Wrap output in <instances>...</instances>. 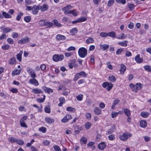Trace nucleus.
<instances>
[{"mask_svg": "<svg viewBox=\"0 0 151 151\" xmlns=\"http://www.w3.org/2000/svg\"><path fill=\"white\" fill-rule=\"evenodd\" d=\"M72 119V116L70 114H67L61 119V122L65 123L68 122L69 120Z\"/></svg>", "mask_w": 151, "mask_h": 151, "instance_id": "nucleus-8", "label": "nucleus"}, {"mask_svg": "<svg viewBox=\"0 0 151 151\" xmlns=\"http://www.w3.org/2000/svg\"><path fill=\"white\" fill-rule=\"evenodd\" d=\"M38 6L39 5L36 6L34 5L33 6V8L32 9V12L33 14H36L38 13Z\"/></svg>", "mask_w": 151, "mask_h": 151, "instance_id": "nucleus-17", "label": "nucleus"}, {"mask_svg": "<svg viewBox=\"0 0 151 151\" xmlns=\"http://www.w3.org/2000/svg\"><path fill=\"white\" fill-rule=\"evenodd\" d=\"M81 142L84 144H85L87 143V139L85 137H83L81 138Z\"/></svg>", "mask_w": 151, "mask_h": 151, "instance_id": "nucleus-42", "label": "nucleus"}, {"mask_svg": "<svg viewBox=\"0 0 151 151\" xmlns=\"http://www.w3.org/2000/svg\"><path fill=\"white\" fill-rule=\"evenodd\" d=\"M8 42L10 44H12L14 43V41L11 38H8L7 40Z\"/></svg>", "mask_w": 151, "mask_h": 151, "instance_id": "nucleus-53", "label": "nucleus"}, {"mask_svg": "<svg viewBox=\"0 0 151 151\" xmlns=\"http://www.w3.org/2000/svg\"><path fill=\"white\" fill-rule=\"evenodd\" d=\"M91 126V124L89 122H87L85 124V128L87 129H89L90 128Z\"/></svg>", "mask_w": 151, "mask_h": 151, "instance_id": "nucleus-57", "label": "nucleus"}, {"mask_svg": "<svg viewBox=\"0 0 151 151\" xmlns=\"http://www.w3.org/2000/svg\"><path fill=\"white\" fill-rule=\"evenodd\" d=\"M115 128L114 127H111L110 129L108 131V134H112L115 130Z\"/></svg>", "mask_w": 151, "mask_h": 151, "instance_id": "nucleus-47", "label": "nucleus"}, {"mask_svg": "<svg viewBox=\"0 0 151 151\" xmlns=\"http://www.w3.org/2000/svg\"><path fill=\"white\" fill-rule=\"evenodd\" d=\"M26 70L31 78H34L36 77V73L32 68L28 67L27 68Z\"/></svg>", "mask_w": 151, "mask_h": 151, "instance_id": "nucleus-5", "label": "nucleus"}, {"mask_svg": "<svg viewBox=\"0 0 151 151\" xmlns=\"http://www.w3.org/2000/svg\"><path fill=\"white\" fill-rule=\"evenodd\" d=\"M16 142L19 145H23L24 142L22 140L20 139H17L16 140Z\"/></svg>", "mask_w": 151, "mask_h": 151, "instance_id": "nucleus-44", "label": "nucleus"}, {"mask_svg": "<svg viewBox=\"0 0 151 151\" xmlns=\"http://www.w3.org/2000/svg\"><path fill=\"white\" fill-rule=\"evenodd\" d=\"M19 123L20 124L22 127H24L26 128L27 127V126L26 125L25 121H20Z\"/></svg>", "mask_w": 151, "mask_h": 151, "instance_id": "nucleus-38", "label": "nucleus"}, {"mask_svg": "<svg viewBox=\"0 0 151 151\" xmlns=\"http://www.w3.org/2000/svg\"><path fill=\"white\" fill-rule=\"evenodd\" d=\"M108 36L114 38L115 37L116 34L114 32H111L108 33Z\"/></svg>", "mask_w": 151, "mask_h": 151, "instance_id": "nucleus-34", "label": "nucleus"}, {"mask_svg": "<svg viewBox=\"0 0 151 151\" xmlns=\"http://www.w3.org/2000/svg\"><path fill=\"white\" fill-rule=\"evenodd\" d=\"M132 136V134L131 133H125L120 136L119 138L121 140L125 141L127 140L129 137H130Z\"/></svg>", "mask_w": 151, "mask_h": 151, "instance_id": "nucleus-3", "label": "nucleus"}, {"mask_svg": "<svg viewBox=\"0 0 151 151\" xmlns=\"http://www.w3.org/2000/svg\"><path fill=\"white\" fill-rule=\"evenodd\" d=\"M70 14H72L74 16H76L78 15L77 13L76 12L75 10H71L70 12Z\"/></svg>", "mask_w": 151, "mask_h": 151, "instance_id": "nucleus-56", "label": "nucleus"}, {"mask_svg": "<svg viewBox=\"0 0 151 151\" xmlns=\"http://www.w3.org/2000/svg\"><path fill=\"white\" fill-rule=\"evenodd\" d=\"M66 39L65 37L63 35H61L60 34H58L56 35V39L58 41L60 40H65Z\"/></svg>", "mask_w": 151, "mask_h": 151, "instance_id": "nucleus-13", "label": "nucleus"}, {"mask_svg": "<svg viewBox=\"0 0 151 151\" xmlns=\"http://www.w3.org/2000/svg\"><path fill=\"white\" fill-rule=\"evenodd\" d=\"M142 86V85L141 83H137L134 86L133 90L135 92H137L139 90L141 89Z\"/></svg>", "mask_w": 151, "mask_h": 151, "instance_id": "nucleus-11", "label": "nucleus"}, {"mask_svg": "<svg viewBox=\"0 0 151 151\" xmlns=\"http://www.w3.org/2000/svg\"><path fill=\"white\" fill-rule=\"evenodd\" d=\"M32 92L35 94L39 93H43V91L38 88H33L32 90Z\"/></svg>", "mask_w": 151, "mask_h": 151, "instance_id": "nucleus-19", "label": "nucleus"}, {"mask_svg": "<svg viewBox=\"0 0 151 151\" xmlns=\"http://www.w3.org/2000/svg\"><path fill=\"white\" fill-rule=\"evenodd\" d=\"M17 139L16 138H14L13 137H10L9 139V140L11 142V143H14L16 142V140Z\"/></svg>", "mask_w": 151, "mask_h": 151, "instance_id": "nucleus-58", "label": "nucleus"}, {"mask_svg": "<svg viewBox=\"0 0 151 151\" xmlns=\"http://www.w3.org/2000/svg\"><path fill=\"white\" fill-rule=\"evenodd\" d=\"M101 36L103 37H105L108 36V33L102 32L100 33Z\"/></svg>", "mask_w": 151, "mask_h": 151, "instance_id": "nucleus-62", "label": "nucleus"}, {"mask_svg": "<svg viewBox=\"0 0 151 151\" xmlns=\"http://www.w3.org/2000/svg\"><path fill=\"white\" fill-rule=\"evenodd\" d=\"M127 6L130 9V10L132 11L134 9L135 6L133 4H129Z\"/></svg>", "mask_w": 151, "mask_h": 151, "instance_id": "nucleus-39", "label": "nucleus"}, {"mask_svg": "<svg viewBox=\"0 0 151 151\" xmlns=\"http://www.w3.org/2000/svg\"><path fill=\"white\" fill-rule=\"evenodd\" d=\"M2 14L4 15V17L6 18H9L12 17L8 13L4 11L2 12Z\"/></svg>", "mask_w": 151, "mask_h": 151, "instance_id": "nucleus-32", "label": "nucleus"}, {"mask_svg": "<svg viewBox=\"0 0 151 151\" xmlns=\"http://www.w3.org/2000/svg\"><path fill=\"white\" fill-rule=\"evenodd\" d=\"M119 101V100L117 99H115L114 101L113 104L111 107L112 109H113L115 108V106L118 103Z\"/></svg>", "mask_w": 151, "mask_h": 151, "instance_id": "nucleus-24", "label": "nucleus"}, {"mask_svg": "<svg viewBox=\"0 0 151 151\" xmlns=\"http://www.w3.org/2000/svg\"><path fill=\"white\" fill-rule=\"evenodd\" d=\"M128 42L127 40H124L122 41L118 42V44L123 47H127V46Z\"/></svg>", "mask_w": 151, "mask_h": 151, "instance_id": "nucleus-18", "label": "nucleus"}, {"mask_svg": "<svg viewBox=\"0 0 151 151\" xmlns=\"http://www.w3.org/2000/svg\"><path fill=\"white\" fill-rule=\"evenodd\" d=\"M114 3V0H109L107 4V6L108 7H110Z\"/></svg>", "mask_w": 151, "mask_h": 151, "instance_id": "nucleus-46", "label": "nucleus"}, {"mask_svg": "<svg viewBox=\"0 0 151 151\" xmlns=\"http://www.w3.org/2000/svg\"><path fill=\"white\" fill-rule=\"evenodd\" d=\"M22 70V69L21 68L19 70H14L12 71V74L13 76H14L15 75H19L21 72V70Z\"/></svg>", "mask_w": 151, "mask_h": 151, "instance_id": "nucleus-21", "label": "nucleus"}, {"mask_svg": "<svg viewBox=\"0 0 151 151\" xmlns=\"http://www.w3.org/2000/svg\"><path fill=\"white\" fill-rule=\"evenodd\" d=\"M78 19L79 22H80L86 21L87 19V18L86 17H82Z\"/></svg>", "mask_w": 151, "mask_h": 151, "instance_id": "nucleus-51", "label": "nucleus"}, {"mask_svg": "<svg viewBox=\"0 0 151 151\" xmlns=\"http://www.w3.org/2000/svg\"><path fill=\"white\" fill-rule=\"evenodd\" d=\"M124 111L125 115L128 117L130 116L131 115V113L130 111L128 109H125L124 110Z\"/></svg>", "mask_w": 151, "mask_h": 151, "instance_id": "nucleus-31", "label": "nucleus"}, {"mask_svg": "<svg viewBox=\"0 0 151 151\" xmlns=\"http://www.w3.org/2000/svg\"><path fill=\"white\" fill-rule=\"evenodd\" d=\"M108 139L109 140L112 141L115 139V137L114 135L113 134H111L109 136Z\"/></svg>", "mask_w": 151, "mask_h": 151, "instance_id": "nucleus-50", "label": "nucleus"}, {"mask_svg": "<svg viewBox=\"0 0 151 151\" xmlns=\"http://www.w3.org/2000/svg\"><path fill=\"white\" fill-rule=\"evenodd\" d=\"M78 32V30L76 28H73L70 31V33L72 35H74L75 34L77 33Z\"/></svg>", "mask_w": 151, "mask_h": 151, "instance_id": "nucleus-35", "label": "nucleus"}, {"mask_svg": "<svg viewBox=\"0 0 151 151\" xmlns=\"http://www.w3.org/2000/svg\"><path fill=\"white\" fill-rule=\"evenodd\" d=\"M48 7V6L47 4H44L43 6L39 5L38 9L40 10L42 12H44L47 10Z\"/></svg>", "mask_w": 151, "mask_h": 151, "instance_id": "nucleus-9", "label": "nucleus"}, {"mask_svg": "<svg viewBox=\"0 0 151 151\" xmlns=\"http://www.w3.org/2000/svg\"><path fill=\"white\" fill-rule=\"evenodd\" d=\"M106 146V145L104 142H102L99 143L98 146V148L100 150H104Z\"/></svg>", "mask_w": 151, "mask_h": 151, "instance_id": "nucleus-15", "label": "nucleus"}, {"mask_svg": "<svg viewBox=\"0 0 151 151\" xmlns=\"http://www.w3.org/2000/svg\"><path fill=\"white\" fill-rule=\"evenodd\" d=\"M116 2L118 3H122L123 4H125L126 1L125 0H116Z\"/></svg>", "mask_w": 151, "mask_h": 151, "instance_id": "nucleus-49", "label": "nucleus"}, {"mask_svg": "<svg viewBox=\"0 0 151 151\" xmlns=\"http://www.w3.org/2000/svg\"><path fill=\"white\" fill-rule=\"evenodd\" d=\"M121 68L120 69V71L121 73H124L126 70V67L125 65L123 64H121Z\"/></svg>", "mask_w": 151, "mask_h": 151, "instance_id": "nucleus-30", "label": "nucleus"}, {"mask_svg": "<svg viewBox=\"0 0 151 151\" xmlns=\"http://www.w3.org/2000/svg\"><path fill=\"white\" fill-rule=\"evenodd\" d=\"M147 122L144 120H142L140 122V126L143 128L146 127L147 126Z\"/></svg>", "mask_w": 151, "mask_h": 151, "instance_id": "nucleus-26", "label": "nucleus"}, {"mask_svg": "<svg viewBox=\"0 0 151 151\" xmlns=\"http://www.w3.org/2000/svg\"><path fill=\"white\" fill-rule=\"evenodd\" d=\"M144 69L147 71L151 72V67L148 65H145L144 67Z\"/></svg>", "mask_w": 151, "mask_h": 151, "instance_id": "nucleus-40", "label": "nucleus"}, {"mask_svg": "<svg viewBox=\"0 0 151 151\" xmlns=\"http://www.w3.org/2000/svg\"><path fill=\"white\" fill-rule=\"evenodd\" d=\"M16 59L15 57H12L10 58L9 60V63L10 65L15 64L16 63Z\"/></svg>", "mask_w": 151, "mask_h": 151, "instance_id": "nucleus-25", "label": "nucleus"}, {"mask_svg": "<svg viewBox=\"0 0 151 151\" xmlns=\"http://www.w3.org/2000/svg\"><path fill=\"white\" fill-rule=\"evenodd\" d=\"M31 17L29 16H27L24 17V19L27 22H30Z\"/></svg>", "mask_w": 151, "mask_h": 151, "instance_id": "nucleus-43", "label": "nucleus"}, {"mask_svg": "<svg viewBox=\"0 0 151 151\" xmlns=\"http://www.w3.org/2000/svg\"><path fill=\"white\" fill-rule=\"evenodd\" d=\"M39 130L43 133L45 132L46 131V129L45 127H42L39 128Z\"/></svg>", "mask_w": 151, "mask_h": 151, "instance_id": "nucleus-61", "label": "nucleus"}, {"mask_svg": "<svg viewBox=\"0 0 151 151\" xmlns=\"http://www.w3.org/2000/svg\"><path fill=\"white\" fill-rule=\"evenodd\" d=\"M87 75V74H86L83 71H81L79 73H77L75 75V77L73 78V81H77L80 78V76L84 78L86 77Z\"/></svg>", "mask_w": 151, "mask_h": 151, "instance_id": "nucleus-4", "label": "nucleus"}, {"mask_svg": "<svg viewBox=\"0 0 151 151\" xmlns=\"http://www.w3.org/2000/svg\"><path fill=\"white\" fill-rule=\"evenodd\" d=\"M25 2L26 5H31L34 3L33 1L31 0H25Z\"/></svg>", "mask_w": 151, "mask_h": 151, "instance_id": "nucleus-52", "label": "nucleus"}, {"mask_svg": "<svg viewBox=\"0 0 151 151\" xmlns=\"http://www.w3.org/2000/svg\"><path fill=\"white\" fill-rule=\"evenodd\" d=\"M109 46L106 44H100V47L101 49L103 50H106L109 48Z\"/></svg>", "mask_w": 151, "mask_h": 151, "instance_id": "nucleus-20", "label": "nucleus"}, {"mask_svg": "<svg viewBox=\"0 0 151 151\" xmlns=\"http://www.w3.org/2000/svg\"><path fill=\"white\" fill-rule=\"evenodd\" d=\"M53 147L55 151H61L60 147L58 146H53Z\"/></svg>", "mask_w": 151, "mask_h": 151, "instance_id": "nucleus-63", "label": "nucleus"}, {"mask_svg": "<svg viewBox=\"0 0 151 151\" xmlns=\"http://www.w3.org/2000/svg\"><path fill=\"white\" fill-rule=\"evenodd\" d=\"M23 15V13L19 12V13L17 15L16 18V19L18 21H19L21 17V16H22Z\"/></svg>", "mask_w": 151, "mask_h": 151, "instance_id": "nucleus-54", "label": "nucleus"}, {"mask_svg": "<svg viewBox=\"0 0 151 151\" xmlns=\"http://www.w3.org/2000/svg\"><path fill=\"white\" fill-rule=\"evenodd\" d=\"M29 42V38L27 37L19 40L18 43L20 44H24L26 43H28Z\"/></svg>", "mask_w": 151, "mask_h": 151, "instance_id": "nucleus-10", "label": "nucleus"}, {"mask_svg": "<svg viewBox=\"0 0 151 151\" xmlns=\"http://www.w3.org/2000/svg\"><path fill=\"white\" fill-rule=\"evenodd\" d=\"M124 50L123 48L118 49L116 52V54L117 55H119Z\"/></svg>", "mask_w": 151, "mask_h": 151, "instance_id": "nucleus-45", "label": "nucleus"}, {"mask_svg": "<svg viewBox=\"0 0 151 151\" xmlns=\"http://www.w3.org/2000/svg\"><path fill=\"white\" fill-rule=\"evenodd\" d=\"M45 120L47 123L51 124L54 122L55 120L53 118H51L48 117L45 118Z\"/></svg>", "mask_w": 151, "mask_h": 151, "instance_id": "nucleus-14", "label": "nucleus"}, {"mask_svg": "<svg viewBox=\"0 0 151 151\" xmlns=\"http://www.w3.org/2000/svg\"><path fill=\"white\" fill-rule=\"evenodd\" d=\"M125 55L126 56L128 57L131 56L132 55V54L131 52L129 51V50H127L126 51Z\"/></svg>", "mask_w": 151, "mask_h": 151, "instance_id": "nucleus-64", "label": "nucleus"}, {"mask_svg": "<svg viewBox=\"0 0 151 151\" xmlns=\"http://www.w3.org/2000/svg\"><path fill=\"white\" fill-rule=\"evenodd\" d=\"M9 45L6 44L2 45L1 46V48L4 50H8L9 49Z\"/></svg>", "mask_w": 151, "mask_h": 151, "instance_id": "nucleus-41", "label": "nucleus"}, {"mask_svg": "<svg viewBox=\"0 0 151 151\" xmlns=\"http://www.w3.org/2000/svg\"><path fill=\"white\" fill-rule=\"evenodd\" d=\"M94 42V40L92 37H89L86 40V43L87 44L93 43Z\"/></svg>", "mask_w": 151, "mask_h": 151, "instance_id": "nucleus-29", "label": "nucleus"}, {"mask_svg": "<svg viewBox=\"0 0 151 151\" xmlns=\"http://www.w3.org/2000/svg\"><path fill=\"white\" fill-rule=\"evenodd\" d=\"M66 109L68 111H73L75 110V109L69 106L67 107Z\"/></svg>", "mask_w": 151, "mask_h": 151, "instance_id": "nucleus-59", "label": "nucleus"}, {"mask_svg": "<svg viewBox=\"0 0 151 151\" xmlns=\"http://www.w3.org/2000/svg\"><path fill=\"white\" fill-rule=\"evenodd\" d=\"M79 56L81 58H84L87 55V50L84 47L80 48L78 51Z\"/></svg>", "mask_w": 151, "mask_h": 151, "instance_id": "nucleus-2", "label": "nucleus"}, {"mask_svg": "<svg viewBox=\"0 0 151 151\" xmlns=\"http://www.w3.org/2000/svg\"><path fill=\"white\" fill-rule=\"evenodd\" d=\"M116 79L114 76L111 75H110L109 78V81L112 82H114L116 81Z\"/></svg>", "mask_w": 151, "mask_h": 151, "instance_id": "nucleus-33", "label": "nucleus"}, {"mask_svg": "<svg viewBox=\"0 0 151 151\" xmlns=\"http://www.w3.org/2000/svg\"><path fill=\"white\" fill-rule=\"evenodd\" d=\"M45 111L48 113H50V106L48 105L45 107L44 109Z\"/></svg>", "mask_w": 151, "mask_h": 151, "instance_id": "nucleus-36", "label": "nucleus"}, {"mask_svg": "<svg viewBox=\"0 0 151 151\" xmlns=\"http://www.w3.org/2000/svg\"><path fill=\"white\" fill-rule=\"evenodd\" d=\"M39 25L41 26H45L46 28H50L53 26V24L52 22H49L47 20L42 19L39 22Z\"/></svg>", "mask_w": 151, "mask_h": 151, "instance_id": "nucleus-1", "label": "nucleus"}, {"mask_svg": "<svg viewBox=\"0 0 151 151\" xmlns=\"http://www.w3.org/2000/svg\"><path fill=\"white\" fill-rule=\"evenodd\" d=\"M140 115L142 117L146 118L150 115V113L147 112L142 111L141 112Z\"/></svg>", "mask_w": 151, "mask_h": 151, "instance_id": "nucleus-22", "label": "nucleus"}, {"mask_svg": "<svg viewBox=\"0 0 151 151\" xmlns=\"http://www.w3.org/2000/svg\"><path fill=\"white\" fill-rule=\"evenodd\" d=\"M53 22L54 25L57 27H60L62 26L61 24L58 23V21L57 20L54 19L53 20Z\"/></svg>", "mask_w": 151, "mask_h": 151, "instance_id": "nucleus-37", "label": "nucleus"}, {"mask_svg": "<svg viewBox=\"0 0 151 151\" xmlns=\"http://www.w3.org/2000/svg\"><path fill=\"white\" fill-rule=\"evenodd\" d=\"M64 56L63 55H53L52 58L53 60L55 62H58L59 61H61L64 58Z\"/></svg>", "mask_w": 151, "mask_h": 151, "instance_id": "nucleus-7", "label": "nucleus"}, {"mask_svg": "<svg viewBox=\"0 0 151 151\" xmlns=\"http://www.w3.org/2000/svg\"><path fill=\"white\" fill-rule=\"evenodd\" d=\"M63 10L64 11V13L66 14H70L71 10H69L68 9H64V8H63Z\"/></svg>", "mask_w": 151, "mask_h": 151, "instance_id": "nucleus-55", "label": "nucleus"}, {"mask_svg": "<svg viewBox=\"0 0 151 151\" xmlns=\"http://www.w3.org/2000/svg\"><path fill=\"white\" fill-rule=\"evenodd\" d=\"M65 101V99L63 97H60L59 99V101L60 103L58 104V106H62V104H63Z\"/></svg>", "mask_w": 151, "mask_h": 151, "instance_id": "nucleus-28", "label": "nucleus"}, {"mask_svg": "<svg viewBox=\"0 0 151 151\" xmlns=\"http://www.w3.org/2000/svg\"><path fill=\"white\" fill-rule=\"evenodd\" d=\"M94 112L95 114L98 115L101 114V110L97 107H95L94 109Z\"/></svg>", "mask_w": 151, "mask_h": 151, "instance_id": "nucleus-27", "label": "nucleus"}, {"mask_svg": "<svg viewBox=\"0 0 151 151\" xmlns=\"http://www.w3.org/2000/svg\"><path fill=\"white\" fill-rule=\"evenodd\" d=\"M135 60L137 63H140L142 62L143 59L142 58L140 57V55L137 54L135 58Z\"/></svg>", "mask_w": 151, "mask_h": 151, "instance_id": "nucleus-16", "label": "nucleus"}, {"mask_svg": "<svg viewBox=\"0 0 151 151\" xmlns=\"http://www.w3.org/2000/svg\"><path fill=\"white\" fill-rule=\"evenodd\" d=\"M90 59L91 63L92 64H93L94 63V57L92 55L90 56Z\"/></svg>", "mask_w": 151, "mask_h": 151, "instance_id": "nucleus-60", "label": "nucleus"}, {"mask_svg": "<svg viewBox=\"0 0 151 151\" xmlns=\"http://www.w3.org/2000/svg\"><path fill=\"white\" fill-rule=\"evenodd\" d=\"M102 86L104 88H106L108 91H109L112 88L113 85L111 83L104 82L103 83Z\"/></svg>", "mask_w": 151, "mask_h": 151, "instance_id": "nucleus-6", "label": "nucleus"}, {"mask_svg": "<svg viewBox=\"0 0 151 151\" xmlns=\"http://www.w3.org/2000/svg\"><path fill=\"white\" fill-rule=\"evenodd\" d=\"M83 95L81 94H79L76 96V98L78 101H81L83 99Z\"/></svg>", "mask_w": 151, "mask_h": 151, "instance_id": "nucleus-48", "label": "nucleus"}, {"mask_svg": "<svg viewBox=\"0 0 151 151\" xmlns=\"http://www.w3.org/2000/svg\"><path fill=\"white\" fill-rule=\"evenodd\" d=\"M1 30L2 32L3 33L8 32L12 30L10 28L7 27L4 28L3 27H1Z\"/></svg>", "mask_w": 151, "mask_h": 151, "instance_id": "nucleus-23", "label": "nucleus"}, {"mask_svg": "<svg viewBox=\"0 0 151 151\" xmlns=\"http://www.w3.org/2000/svg\"><path fill=\"white\" fill-rule=\"evenodd\" d=\"M29 83L30 84H33L36 86H38L39 84L38 81L35 78L30 79L29 81Z\"/></svg>", "mask_w": 151, "mask_h": 151, "instance_id": "nucleus-12", "label": "nucleus"}]
</instances>
